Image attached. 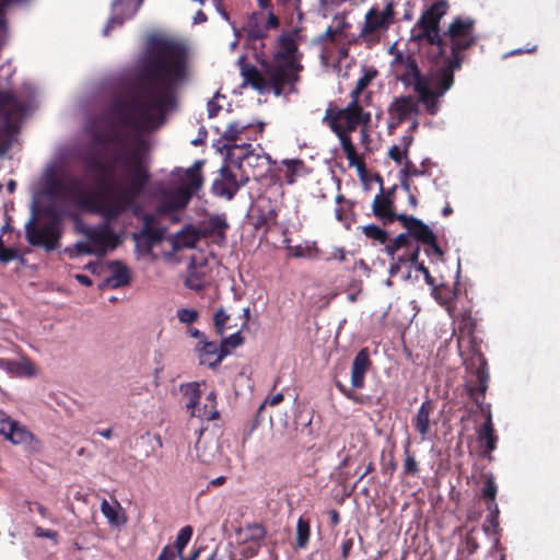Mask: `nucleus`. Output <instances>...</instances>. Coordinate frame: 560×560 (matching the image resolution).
Wrapping results in <instances>:
<instances>
[{"label": "nucleus", "mask_w": 560, "mask_h": 560, "mask_svg": "<svg viewBox=\"0 0 560 560\" xmlns=\"http://www.w3.org/2000/svg\"><path fill=\"white\" fill-rule=\"evenodd\" d=\"M93 141L108 154L105 160L95 155L84 159L86 168L96 173L95 189L80 192L77 201L81 208L101 215L105 224L88 226L78 219L75 231L86 237L96 255H105L107 248L117 246V235L109 224L127 211L138 214V200L151 180V172L145 142L130 148L116 129L94 133Z\"/></svg>", "instance_id": "nucleus-1"}, {"label": "nucleus", "mask_w": 560, "mask_h": 560, "mask_svg": "<svg viewBox=\"0 0 560 560\" xmlns=\"http://www.w3.org/2000/svg\"><path fill=\"white\" fill-rule=\"evenodd\" d=\"M188 78V50L177 40L152 37L138 65L128 98L114 109L120 124L151 131L163 125L167 112L176 106V94Z\"/></svg>", "instance_id": "nucleus-2"}, {"label": "nucleus", "mask_w": 560, "mask_h": 560, "mask_svg": "<svg viewBox=\"0 0 560 560\" xmlns=\"http://www.w3.org/2000/svg\"><path fill=\"white\" fill-rule=\"evenodd\" d=\"M448 9L446 0H436L424 9L411 27L409 42L427 48L424 55L429 61L439 63L444 59L442 69L451 74L454 84V71L462 68L464 51L477 44L478 35L476 21L469 16H455L443 31L441 21Z\"/></svg>", "instance_id": "nucleus-3"}, {"label": "nucleus", "mask_w": 560, "mask_h": 560, "mask_svg": "<svg viewBox=\"0 0 560 560\" xmlns=\"http://www.w3.org/2000/svg\"><path fill=\"white\" fill-rule=\"evenodd\" d=\"M396 80L405 88H412L427 114L434 116L440 109V98L453 86L451 74L441 68L424 74L413 54L396 51L390 62Z\"/></svg>", "instance_id": "nucleus-4"}, {"label": "nucleus", "mask_w": 560, "mask_h": 560, "mask_svg": "<svg viewBox=\"0 0 560 560\" xmlns=\"http://www.w3.org/2000/svg\"><path fill=\"white\" fill-rule=\"evenodd\" d=\"M471 355L464 361L467 372L476 377L475 385H468L467 392L469 397L479 407L480 411L486 415V420L478 431V440L483 446V454L488 455L497 447L498 436L494 432L490 405H485V396L489 383L488 362L483 353L480 351L476 337H470Z\"/></svg>", "instance_id": "nucleus-5"}, {"label": "nucleus", "mask_w": 560, "mask_h": 560, "mask_svg": "<svg viewBox=\"0 0 560 560\" xmlns=\"http://www.w3.org/2000/svg\"><path fill=\"white\" fill-rule=\"evenodd\" d=\"M63 215L54 206L39 208L32 203L31 215L24 224L25 240L33 247L52 252L60 246Z\"/></svg>", "instance_id": "nucleus-6"}, {"label": "nucleus", "mask_w": 560, "mask_h": 560, "mask_svg": "<svg viewBox=\"0 0 560 560\" xmlns=\"http://www.w3.org/2000/svg\"><path fill=\"white\" fill-rule=\"evenodd\" d=\"M302 54L294 33L284 32L277 39V48L272 52L271 60H268V73L272 82L279 89L282 83L294 91L295 84L300 81V73L303 71L301 63Z\"/></svg>", "instance_id": "nucleus-7"}, {"label": "nucleus", "mask_w": 560, "mask_h": 560, "mask_svg": "<svg viewBox=\"0 0 560 560\" xmlns=\"http://www.w3.org/2000/svg\"><path fill=\"white\" fill-rule=\"evenodd\" d=\"M27 108V103L14 91L0 85V158H3L16 141Z\"/></svg>", "instance_id": "nucleus-8"}, {"label": "nucleus", "mask_w": 560, "mask_h": 560, "mask_svg": "<svg viewBox=\"0 0 560 560\" xmlns=\"http://www.w3.org/2000/svg\"><path fill=\"white\" fill-rule=\"evenodd\" d=\"M395 5L388 1L383 10L372 7L364 16L363 25L359 33V39L368 47L378 44L395 22Z\"/></svg>", "instance_id": "nucleus-9"}, {"label": "nucleus", "mask_w": 560, "mask_h": 560, "mask_svg": "<svg viewBox=\"0 0 560 560\" xmlns=\"http://www.w3.org/2000/svg\"><path fill=\"white\" fill-rule=\"evenodd\" d=\"M370 120V113L364 112L363 107L355 102H349L345 108H337L329 104L323 118V122L332 131H354L360 125H366Z\"/></svg>", "instance_id": "nucleus-10"}, {"label": "nucleus", "mask_w": 560, "mask_h": 560, "mask_svg": "<svg viewBox=\"0 0 560 560\" xmlns=\"http://www.w3.org/2000/svg\"><path fill=\"white\" fill-rule=\"evenodd\" d=\"M183 394L186 397V409L190 412L191 417L200 418L201 420L218 419L220 413L217 409V394L212 390L206 398L202 406L200 405L201 390L200 384L197 382L188 383L183 387Z\"/></svg>", "instance_id": "nucleus-11"}, {"label": "nucleus", "mask_w": 560, "mask_h": 560, "mask_svg": "<svg viewBox=\"0 0 560 560\" xmlns=\"http://www.w3.org/2000/svg\"><path fill=\"white\" fill-rule=\"evenodd\" d=\"M279 26L280 20L272 11L269 12L267 21H265L261 12H253L248 15L243 26V31L245 33L246 40L252 44L255 49L258 48V43L259 48L262 51L265 48L262 40L268 36V31L276 30Z\"/></svg>", "instance_id": "nucleus-12"}, {"label": "nucleus", "mask_w": 560, "mask_h": 560, "mask_svg": "<svg viewBox=\"0 0 560 560\" xmlns=\"http://www.w3.org/2000/svg\"><path fill=\"white\" fill-rule=\"evenodd\" d=\"M261 71L258 70L255 66H244L242 68V75L244 78V82L252 85L255 90L259 92H265L272 90L276 96H280L284 93H290L289 88L285 83H282L278 89L276 84L272 82L270 74L268 73V60H261L260 62Z\"/></svg>", "instance_id": "nucleus-13"}, {"label": "nucleus", "mask_w": 560, "mask_h": 560, "mask_svg": "<svg viewBox=\"0 0 560 560\" xmlns=\"http://www.w3.org/2000/svg\"><path fill=\"white\" fill-rule=\"evenodd\" d=\"M142 221L140 231L132 234V240L139 250L148 254L164 240L166 230L155 225L156 218L151 213L144 214Z\"/></svg>", "instance_id": "nucleus-14"}, {"label": "nucleus", "mask_w": 560, "mask_h": 560, "mask_svg": "<svg viewBox=\"0 0 560 560\" xmlns=\"http://www.w3.org/2000/svg\"><path fill=\"white\" fill-rule=\"evenodd\" d=\"M248 177L241 179L231 171L229 166H222L219 176L213 180L211 191L214 196L232 200L241 187L245 186Z\"/></svg>", "instance_id": "nucleus-15"}, {"label": "nucleus", "mask_w": 560, "mask_h": 560, "mask_svg": "<svg viewBox=\"0 0 560 560\" xmlns=\"http://www.w3.org/2000/svg\"><path fill=\"white\" fill-rule=\"evenodd\" d=\"M419 97L412 95L398 96L393 100L388 106V115L392 119L396 120L395 126H398L413 116L419 114Z\"/></svg>", "instance_id": "nucleus-16"}, {"label": "nucleus", "mask_w": 560, "mask_h": 560, "mask_svg": "<svg viewBox=\"0 0 560 560\" xmlns=\"http://www.w3.org/2000/svg\"><path fill=\"white\" fill-rule=\"evenodd\" d=\"M399 222L407 230L405 234L409 235V240L412 241L413 244L419 245V243L424 244L427 242H433L435 234L420 219L400 213Z\"/></svg>", "instance_id": "nucleus-17"}, {"label": "nucleus", "mask_w": 560, "mask_h": 560, "mask_svg": "<svg viewBox=\"0 0 560 560\" xmlns=\"http://www.w3.org/2000/svg\"><path fill=\"white\" fill-rule=\"evenodd\" d=\"M372 211L385 225L399 221V214L394 211V199L385 195L384 188L380 189V194L375 196Z\"/></svg>", "instance_id": "nucleus-18"}, {"label": "nucleus", "mask_w": 560, "mask_h": 560, "mask_svg": "<svg viewBox=\"0 0 560 560\" xmlns=\"http://www.w3.org/2000/svg\"><path fill=\"white\" fill-rule=\"evenodd\" d=\"M372 362L366 348L361 349L353 359L351 366V385L353 388H363L365 374Z\"/></svg>", "instance_id": "nucleus-19"}, {"label": "nucleus", "mask_w": 560, "mask_h": 560, "mask_svg": "<svg viewBox=\"0 0 560 560\" xmlns=\"http://www.w3.org/2000/svg\"><path fill=\"white\" fill-rule=\"evenodd\" d=\"M434 406L431 400H424L418 409L413 418V427L420 434L422 441L427 440L430 433V416L433 412Z\"/></svg>", "instance_id": "nucleus-20"}, {"label": "nucleus", "mask_w": 560, "mask_h": 560, "mask_svg": "<svg viewBox=\"0 0 560 560\" xmlns=\"http://www.w3.org/2000/svg\"><path fill=\"white\" fill-rule=\"evenodd\" d=\"M334 132L340 140L342 150L346 154V158H347L349 164L351 166H355L358 168V171L364 172L365 163L363 162L362 159L359 158V155L357 153V149H355L354 144L352 143L351 137L349 135L351 131L337 130Z\"/></svg>", "instance_id": "nucleus-21"}, {"label": "nucleus", "mask_w": 560, "mask_h": 560, "mask_svg": "<svg viewBox=\"0 0 560 560\" xmlns=\"http://www.w3.org/2000/svg\"><path fill=\"white\" fill-rule=\"evenodd\" d=\"M185 285L197 292L205 290L209 285L207 266H197L196 264H191L188 268Z\"/></svg>", "instance_id": "nucleus-22"}, {"label": "nucleus", "mask_w": 560, "mask_h": 560, "mask_svg": "<svg viewBox=\"0 0 560 560\" xmlns=\"http://www.w3.org/2000/svg\"><path fill=\"white\" fill-rule=\"evenodd\" d=\"M203 164L205 161L197 160L189 168L185 171L183 184L180 186L188 189V191H191L192 195L197 194V191L200 190L203 186L205 179L201 174Z\"/></svg>", "instance_id": "nucleus-23"}, {"label": "nucleus", "mask_w": 560, "mask_h": 560, "mask_svg": "<svg viewBox=\"0 0 560 560\" xmlns=\"http://www.w3.org/2000/svg\"><path fill=\"white\" fill-rule=\"evenodd\" d=\"M0 369L14 376H34L35 365L30 360L15 361L0 358Z\"/></svg>", "instance_id": "nucleus-24"}, {"label": "nucleus", "mask_w": 560, "mask_h": 560, "mask_svg": "<svg viewBox=\"0 0 560 560\" xmlns=\"http://www.w3.org/2000/svg\"><path fill=\"white\" fill-rule=\"evenodd\" d=\"M191 191L179 186L175 191H173L168 197L165 203L160 206L161 212L182 210L187 207L189 201L192 198Z\"/></svg>", "instance_id": "nucleus-25"}, {"label": "nucleus", "mask_w": 560, "mask_h": 560, "mask_svg": "<svg viewBox=\"0 0 560 560\" xmlns=\"http://www.w3.org/2000/svg\"><path fill=\"white\" fill-rule=\"evenodd\" d=\"M112 275L107 277L104 284L110 289H118L130 282V271L126 265L116 260L110 265Z\"/></svg>", "instance_id": "nucleus-26"}, {"label": "nucleus", "mask_w": 560, "mask_h": 560, "mask_svg": "<svg viewBox=\"0 0 560 560\" xmlns=\"http://www.w3.org/2000/svg\"><path fill=\"white\" fill-rule=\"evenodd\" d=\"M200 240V233L194 226L188 225L177 233L176 247L194 248Z\"/></svg>", "instance_id": "nucleus-27"}, {"label": "nucleus", "mask_w": 560, "mask_h": 560, "mask_svg": "<svg viewBox=\"0 0 560 560\" xmlns=\"http://www.w3.org/2000/svg\"><path fill=\"white\" fill-rule=\"evenodd\" d=\"M229 229V223L223 215H211L203 225V235L218 234L222 238L225 237V231Z\"/></svg>", "instance_id": "nucleus-28"}, {"label": "nucleus", "mask_w": 560, "mask_h": 560, "mask_svg": "<svg viewBox=\"0 0 560 560\" xmlns=\"http://www.w3.org/2000/svg\"><path fill=\"white\" fill-rule=\"evenodd\" d=\"M4 425L8 427V432H5L4 428L1 429V432H3L14 444L26 443L32 438L30 431L14 421H8Z\"/></svg>", "instance_id": "nucleus-29"}, {"label": "nucleus", "mask_w": 560, "mask_h": 560, "mask_svg": "<svg viewBox=\"0 0 560 560\" xmlns=\"http://www.w3.org/2000/svg\"><path fill=\"white\" fill-rule=\"evenodd\" d=\"M144 0H113L112 8L116 13H124L127 18H132L139 11Z\"/></svg>", "instance_id": "nucleus-30"}, {"label": "nucleus", "mask_w": 560, "mask_h": 560, "mask_svg": "<svg viewBox=\"0 0 560 560\" xmlns=\"http://www.w3.org/2000/svg\"><path fill=\"white\" fill-rule=\"evenodd\" d=\"M45 194L48 197L56 198L68 194V187L62 179L54 174H50L45 180Z\"/></svg>", "instance_id": "nucleus-31"}, {"label": "nucleus", "mask_w": 560, "mask_h": 560, "mask_svg": "<svg viewBox=\"0 0 560 560\" xmlns=\"http://www.w3.org/2000/svg\"><path fill=\"white\" fill-rule=\"evenodd\" d=\"M282 164L285 166L284 179L288 185H293L296 182V177L301 174L305 164L302 160L292 159L283 160Z\"/></svg>", "instance_id": "nucleus-32"}, {"label": "nucleus", "mask_w": 560, "mask_h": 560, "mask_svg": "<svg viewBox=\"0 0 560 560\" xmlns=\"http://www.w3.org/2000/svg\"><path fill=\"white\" fill-rule=\"evenodd\" d=\"M416 244L412 243V241L409 240L408 234L400 233L398 236H396L390 243L386 244L385 252L386 254L394 259L396 253H398L404 247H410V249Z\"/></svg>", "instance_id": "nucleus-33"}, {"label": "nucleus", "mask_w": 560, "mask_h": 560, "mask_svg": "<svg viewBox=\"0 0 560 560\" xmlns=\"http://www.w3.org/2000/svg\"><path fill=\"white\" fill-rule=\"evenodd\" d=\"M420 254V245H415L408 256H397L396 261H393L389 266V273L392 277L398 275L400 271L401 265L406 262H417Z\"/></svg>", "instance_id": "nucleus-34"}, {"label": "nucleus", "mask_w": 560, "mask_h": 560, "mask_svg": "<svg viewBox=\"0 0 560 560\" xmlns=\"http://www.w3.org/2000/svg\"><path fill=\"white\" fill-rule=\"evenodd\" d=\"M310 535V521L301 516L296 523V547L305 548L308 544Z\"/></svg>", "instance_id": "nucleus-35"}, {"label": "nucleus", "mask_w": 560, "mask_h": 560, "mask_svg": "<svg viewBox=\"0 0 560 560\" xmlns=\"http://www.w3.org/2000/svg\"><path fill=\"white\" fill-rule=\"evenodd\" d=\"M278 212L270 208L266 212H261L254 223L256 230L265 229L268 231L272 225L277 224Z\"/></svg>", "instance_id": "nucleus-36"}, {"label": "nucleus", "mask_w": 560, "mask_h": 560, "mask_svg": "<svg viewBox=\"0 0 560 560\" xmlns=\"http://www.w3.org/2000/svg\"><path fill=\"white\" fill-rule=\"evenodd\" d=\"M245 538L259 544L266 537V528L259 523L248 524L244 528Z\"/></svg>", "instance_id": "nucleus-37"}, {"label": "nucleus", "mask_w": 560, "mask_h": 560, "mask_svg": "<svg viewBox=\"0 0 560 560\" xmlns=\"http://www.w3.org/2000/svg\"><path fill=\"white\" fill-rule=\"evenodd\" d=\"M362 231L368 238L374 240L380 244H386L388 241L387 232L375 224L365 225L362 228Z\"/></svg>", "instance_id": "nucleus-38"}, {"label": "nucleus", "mask_w": 560, "mask_h": 560, "mask_svg": "<svg viewBox=\"0 0 560 560\" xmlns=\"http://www.w3.org/2000/svg\"><path fill=\"white\" fill-rule=\"evenodd\" d=\"M401 140L404 142V150L402 151L400 150V148L398 145H393L388 150V156L394 162H396L397 164H401L402 158L407 155L408 148H409V145L412 142V137L411 136H404Z\"/></svg>", "instance_id": "nucleus-39"}, {"label": "nucleus", "mask_w": 560, "mask_h": 560, "mask_svg": "<svg viewBox=\"0 0 560 560\" xmlns=\"http://www.w3.org/2000/svg\"><path fill=\"white\" fill-rule=\"evenodd\" d=\"M101 512L103 515L107 518L108 523L112 526H119L121 524V521L119 518L118 510L114 506H112L107 500H103L101 503ZM125 520L122 521V523Z\"/></svg>", "instance_id": "nucleus-40"}, {"label": "nucleus", "mask_w": 560, "mask_h": 560, "mask_svg": "<svg viewBox=\"0 0 560 560\" xmlns=\"http://www.w3.org/2000/svg\"><path fill=\"white\" fill-rule=\"evenodd\" d=\"M197 351L199 352L200 360H212V358L214 359L218 354V343L214 341H207L206 339L198 343Z\"/></svg>", "instance_id": "nucleus-41"}, {"label": "nucleus", "mask_w": 560, "mask_h": 560, "mask_svg": "<svg viewBox=\"0 0 560 560\" xmlns=\"http://www.w3.org/2000/svg\"><path fill=\"white\" fill-rule=\"evenodd\" d=\"M405 460L402 466V474L404 476H416L419 472V465L416 460L415 456L410 454L409 452V444L405 447Z\"/></svg>", "instance_id": "nucleus-42"}, {"label": "nucleus", "mask_w": 560, "mask_h": 560, "mask_svg": "<svg viewBox=\"0 0 560 560\" xmlns=\"http://www.w3.org/2000/svg\"><path fill=\"white\" fill-rule=\"evenodd\" d=\"M247 125H243L240 121H234L228 125L222 137L229 142H234L238 139L240 135L247 128Z\"/></svg>", "instance_id": "nucleus-43"}, {"label": "nucleus", "mask_w": 560, "mask_h": 560, "mask_svg": "<svg viewBox=\"0 0 560 560\" xmlns=\"http://www.w3.org/2000/svg\"><path fill=\"white\" fill-rule=\"evenodd\" d=\"M192 527L190 525L184 526L179 533L177 534L176 540H175V548L180 556L187 544L189 542L191 536H192Z\"/></svg>", "instance_id": "nucleus-44"}, {"label": "nucleus", "mask_w": 560, "mask_h": 560, "mask_svg": "<svg viewBox=\"0 0 560 560\" xmlns=\"http://www.w3.org/2000/svg\"><path fill=\"white\" fill-rule=\"evenodd\" d=\"M232 348L229 345H225V341L222 339L221 343L218 345V354L213 360L201 359V364H208L209 368H215L221 363V361L230 354Z\"/></svg>", "instance_id": "nucleus-45"}, {"label": "nucleus", "mask_w": 560, "mask_h": 560, "mask_svg": "<svg viewBox=\"0 0 560 560\" xmlns=\"http://www.w3.org/2000/svg\"><path fill=\"white\" fill-rule=\"evenodd\" d=\"M232 348L229 345H225V341L222 339L221 343L218 345V354L213 360L201 359V364H208L209 368H215L221 363V361L230 354Z\"/></svg>", "instance_id": "nucleus-46"}, {"label": "nucleus", "mask_w": 560, "mask_h": 560, "mask_svg": "<svg viewBox=\"0 0 560 560\" xmlns=\"http://www.w3.org/2000/svg\"><path fill=\"white\" fill-rule=\"evenodd\" d=\"M230 315L221 307L213 315V325L218 335L223 336Z\"/></svg>", "instance_id": "nucleus-47"}, {"label": "nucleus", "mask_w": 560, "mask_h": 560, "mask_svg": "<svg viewBox=\"0 0 560 560\" xmlns=\"http://www.w3.org/2000/svg\"><path fill=\"white\" fill-rule=\"evenodd\" d=\"M498 492V487L492 477H488L485 481V485L481 489V495L486 500V502H497L495 497Z\"/></svg>", "instance_id": "nucleus-48"}, {"label": "nucleus", "mask_w": 560, "mask_h": 560, "mask_svg": "<svg viewBox=\"0 0 560 560\" xmlns=\"http://www.w3.org/2000/svg\"><path fill=\"white\" fill-rule=\"evenodd\" d=\"M487 510L489 512V515L487 516V522L489 525L493 528L494 532H497L499 527V515L500 510L497 502H486Z\"/></svg>", "instance_id": "nucleus-49"}, {"label": "nucleus", "mask_w": 560, "mask_h": 560, "mask_svg": "<svg viewBox=\"0 0 560 560\" xmlns=\"http://www.w3.org/2000/svg\"><path fill=\"white\" fill-rule=\"evenodd\" d=\"M423 245H425L424 253L427 254V256H435L436 259L443 258L444 252L442 250L441 246L438 243L436 235L433 236V242H427Z\"/></svg>", "instance_id": "nucleus-50"}, {"label": "nucleus", "mask_w": 560, "mask_h": 560, "mask_svg": "<svg viewBox=\"0 0 560 560\" xmlns=\"http://www.w3.org/2000/svg\"><path fill=\"white\" fill-rule=\"evenodd\" d=\"M199 317V314L196 310L192 308H179L177 311V318L180 323L191 324L196 322Z\"/></svg>", "instance_id": "nucleus-51"}, {"label": "nucleus", "mask_w": 560, "mask_h": 560, "mask_svg": "<svg viewBox=\"0 0 560 560\" xmlns=\"http://www.w3.org/2000/svg\"><path fill=\"white\" fill-rule=\"evenodd\" d=\"M128 18L125 16L124 13H116L115 12V16L110 18L108 20V22L106 23L104 30H103V34L105 36H107L109 34V32L116 27V26H121L124 24V22L127 20Z\"/></svg>", "instance_id": "nucleus-52"}, {"label": "nucleus", "mask_w": 560, "mask_h": 560, "mask_svg": "<svg viewBox=\"0 0 560 560\" xmlns=\"http://www.w3.org/2000/svg\"><path fill=\"white\" fill-rule=\"evenodd\" d=\"M376 75V70H366L357 81L355 88H358L359 91H364Z\"/></svg>", "instance_id": "nucleus-53"}, {"label": "nucleus", "mask_w": 560, "mask_h": 560, "mask_svg": "<svg viewBox=\"0 0 560 560\" xmlns=\"http://www.w3.org/2000/svg\"><path fill=\"white\" fill-rule=\"evenodd\" d=\"M424 172L420 171L411 161L406 160L402 170L400 171V175L402 177H412L423 175Z\"/></svg>", "instance_id": "nucleus-54"}, {"label": "nucleus", "mask_w": 560, "mask_h": 560, "mask_svg": "<svg viewBox=\"0 0 560 560\" xmlns=\"http://www.w3.org/2000/svg\"><path fill=\"white\" fill-rule=\"evenodd\" d=\"M336 387L338 390L348 399L354 401V402H362V398L358 395H355L351 389H349L346 385H343L340 381H336Z\"/></svg>", "instance_id": "nucleus-55"}, {"label": "nucleus", "mask_w": 560, "mask_h": 560, "mask_svg": "<svg viewBox=\"0 0 560 560\" xmlns=\"http://www.w3.org/2000/svg\"><path fill=\"white\" fill-rule=\"evenodd\" d=\"M202 433H203V429L200 428L199 429V438L195 443V448H196L199 459L203 463H209L211 460V457L208 456L207 453L202 451V441H201Z\"/></svg>", "instance_id": "nucleus-56"}, {"label": "nucleus", "mask_w": 560, "mask_h": 560, "mask_svg": "<svg viewBox=\"0 0 560 560\" xmlns=\"http://www.w3.org/2000/svg\"><path fill=\"white\" fill-rule=\"evenodd\" d=\"M412 265L417 271H420L424 276V280L428 284H434V278L431 276L429 269L424 266L423 261L419 262L417 260V262H412Z\"/></svg>", "instance_id": "nucleus-57"}, {"label": "nucleus", "mask_w": 560, "mask_h": 560, "mask_svg": "<svg viewBox=\"0 0 560 560\" xmlns=\"http://www.w3.org/2000/svg\"><path fill=\"white\" fill-rule=\"evenodd\" d=\"M219 96V93L214 95L211 100L207 103V109H208V116L209 118L215 117L219 112L222 109V107L217 103L215 97Z\"/></svg>", "instance_id": "nucleus-58"}, {"label": "nucleus", "mask_w": 560, "mask_h": 560, "mask_svg": "<svg viewBox=\"0 0 560 560\" xmlns=\"http://www.w3.org/2000/svg\"><path fill=\"white\" fill-rule=\"evenodd\" d=\"M75 250L81 255H93L96 254L95 249L89 242H77L74 244Z\"/></svg>", "instance_id": "nucleus-59"}, {"label": "nucleus", "mask_w": 560, "mask_h": 560, "mask_svg": "<svg viewBox=\"0 0 560 560\" xmlns=\"http://www.w3.org/2000/svg\"><path fill=\"white\" fill-rule=\"evenodd\" d=\"M223 340L225 341V345H229L230 348H232V349H234L243 343V337L241 336L240 332H235L228 338H223Z\"/></svg>", "instance_id": "nucleus-60"}, {"label": "nucleus", "mask_w": 560, "mask_h": 560, "mask_svg": "<svg viewBox=\"0 0 560 560\" xmlns=\"http://www.w3.org/2000/svg\"><path fill=\"white\" fill-rule=\"evenodd\" d=\"M35 535L37 537L49 538V539H52V540H57V537H58V533L56 530L45 529V528H42V527H37L35 529Z\"/></svg>", "instance_id": "nucleus-61"}, {"label": "nucleus", "mask_w": 560, "mask_h": 560, "mask_svg": "<svg viewBox=\"0 0 560 560\" xmlns=\"http://www.w3.org/2000/svg\"><path fill=\"white\" fill-rule=\"evenodd\" d=\"M175 559V551L172 547L165 546L156 560H174Z\"/></svg>", "instance_id": "nucleus-62"}, {"label": "nucleus", "mask_w": 560, "mask_h": 560, "mask_svg": "<svg viewBox=\"0 0 560 560\" xmlns=\"http://www.w3.org/2000/svg\"><path fill=\"white\" fill-rule=\"evenodd\" d=\"M353 547V539L352 538H347V539H343L342 542H341V556L343 559H347L350 555V551Z\"/></svg>", "instance_id": "nucleus-63"}, {"label": "nucleus", "mask_w": 560, "mask_h": 560, "mask_svg": "<svg viewBox=\"0 0 560 560\" xmlns=\"http://www.w3.org/2000/svg\"><path fill=\"white\" fill-rule=\"evenodd\" d=\"M287 249L294 258H302L305 256V248L302 245L288 246Z\"/></svg>", "instance_id": "nucleus-64"}]
</instances>
